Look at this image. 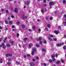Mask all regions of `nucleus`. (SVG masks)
I'll return each instance as SVG.
<instances>
[{
  "instance_id": "nucleus-1",
  "label": "nucleus",
  "mask_w": 66,
  "mask_h": 66,
  "mask_svg": "<svg viewBox=\"0 0 66 66\" xmlns=\"http://www.w3.org/2000/svg\"><path fill=\"white\" fill-rule=\"evenodd\" d=\"M30 1H27L25 2L24 3L25 4H26V5H29V4H30Z\"/></svg>"
},
{
  "instance_id": "nucleus-2",
  "label": "nucleus",
  "mask_w": 66,
  "mask_h": 66,
  "mask_svg": "<svg viewBox=\"0 0 66 66\" xmlns=\"http://www.w3.org/2000/svg\"><path fill=\"white\" fill-rule=\"evenodd\" d=\"M18 8H15L14 9V12H15L16 13H18Z\"/></svg>"
},
{
  "instance_id": "nucleus-3",
  "label": "nucleus",
  "mask_w": 66,
  "mask_h": 66,
  "mask_svg": "<svg viewBox=\"0 0 66 66\" xmlns=\"http://www.w3.org/2000/svg\"><path fill=\"white\" fill-rule=\"evenodd\" d=\"M49 4L50 6L54 5V3L53 2H51L49 3Z\"/></svg>"
},
{
  "instance_id": "nucleus-4",
  "label": "nucleus",
  "mask_w": 66,
  "mask_h": 66,
  "mask_svg": "<svg viewBox=\"0 0 66 66\" xmlns=\"http://www.w3.org/2000/svg\"><path fill=\"white\" fill-rule=\"evenodd\" d=\"M47 38L50 41H51L52 40V38H51L50 37H48Z\"/></svg>"
},
{
  "instance_id": "nucleus-5",
  "label": "nucleus",
  "mask_w": 66,
  "mask_h": 66,
  "mask_svg": "<svg viewBox=\"0 0 66 66\" xmlns=\"http://www.w3.org/2000/svg\"><path fill=\"white\" fill-rule=\"evenodd\" d=\"M2 46L3 47V48L4 49H5V48L4 47L5 45L4 44V43H2Z\"/></svg>"
},
{
  "instance_id": "nucleus-6",
  "label": "nucleus",
  "mask_w": 66,
  "mask_h": 66,
  "mask_svg": "<svg viewBox=\"0 0 66 66\" xmlns=\"http://www.w3.org/2000/svg\"><path fill=\"white\" fill-rule=\"evenodd\" d=\"M30 64L31 66H35L34 64L32 62H31Z\"/></svg>"
},
{
  "instance_id": "nucleus-7",
  "label": "nucleus",
  "mask_w": 66,
  "mask_h": 66,
  "mask_svg": "<svg viewBox=\"0 0 66 66\" xmlns=\"http://www.w3.org/2000/svg\"><path fill=\"white\" fill-rule=\"evenodd\" d=\"M9 42L12 45H13V43H14V41L11 40H10L9 41Z\"/></svg>"
},
{
  "instance_id": "nucleus-8",
  "label": "nucleus",
  "mask_w": 66,
  "mask_h": 66,
  "mask_svg": "<svg viewBox=\"0 0 66 66\" xmlns=\"http://www.w3.org/2000/svg\"><path fill=\"white\" fill-rule=\"evenodd\" d=\"M54 33L56 34H59V32L57 31H54Z\"/></svg>"
},
{
  "instance_id": "nucleus-9",
  "label": "nucleus",
  "mask_w": 66,
  "mask_h": 66,
  "mask_svg": "<svg viewBox=\"0 0 66 66\" xmlns=\"http://www.w3.org/2000/svg\"><path fill=\"white\" fill-rule=\"evenodd\" d=\"M56 46H57V47H60V46H61L60 44L58 43L56 45Z\"/></svg>"
},
{
  "instance_id": "nucleus-10",
  "label": "nucleus",
  "mask_w": 66,
  "mask_h": 66,
  "mask_svg": "<svg viewBox=\"0 0 66 66\" xmlns=\"http://www.w3.org/2000/svg\"><path fill=\"white\" fill-rule=\"evenodd\" d=\"M51 57L52 58H54L55 57V55L53 54L51 56Z\"/></svg>"
},
{
  "instance_id": "nucleus-11",
  "label": "nucleus",
  "mask_w": 66,
  "mask_h": 66,
  "mask_svg": "<svg viewBox=\"0 0 66 66\" xmlns=\"http://www.w3.org/2000/svg\"><path fill=\"white\" fill-rule=\"evenodd\" d=\"M12 23L13 22H12V21H9V24H12Z\"/></svg>"
},
{
  "instance_id": "nucleus-12",
  "label": "nucleus",
  "mask_w": 66,
  "mask_h": 66,
  "mask_svg": "<svg viewBox=\"0 0 66 66\" xmlns=\"http://www.w3.org/2000/svg\"><path fill=\"white\" fill-rule=\"evenodd\" d=\"M28 39V38H25L24 39V40L25 41V43H26V42L27 41V39Z\"/></svg>"
},
{
  "instance_id": "nucleus-13",
  "label": "nucleus",
  "mask_w": 66,
  "mask_h": 66,
  "mask_svg": "<svg viewBox=\"0 0 66 66\" xmlns=\"http://www.w3.org/2000/svg\"><path fill=\"white\" fill-rule=\"evenodd\" d=\"M22 19L24 20V18H25V16L23 15H22Z\"/></svg>"
},
{
  "instance_id": "nucleus-14",
  "label": "nucleus",
  "mask_w": 66,
  "mask_h": 66,
  "mask_svg": "<svg viewBox=\"0 0 66 66\" xmlns=\"http://www.w3.org/2000/svg\"><path fill=\"white\" fill-rule=\"evenodd\" d=\"M42 51H43V52H46V50H45V49H44V48H42Z\"/></svg>"
},
{
  "instance_id": "nucleus-15",
  "label": "nucleus",
  "mask_w": 66,
  "mask_h": 66,
  "mask_svg": "<svg viewBox=\"0 0 66 66\" xmlns=\"http://www.w3.org/2000/svg\"><path fill=\"white\" fill-rule=\"evenodd\" d=\"M36 28V27H35V26H33L32 27L33 30H35V29Z\"/></svg>"
},
{
  "instance_id": "nucleus-16",
  "label": "nucleus",
  "mask_w": 66,
  "mask_h": 66,
  "mask_svg": "<svg viewBox=\"0 0 66 66\" xmlns=\"http://www.w3.org/2000/svg\"><path fill=\"white\" fill-rule=\"evenodd\" d=\"M41 11L42 13H43V14H44V10H43V9H41Z\"/></svg>"
},
{
  "instance_id": "nucleus-17",
  "label": "nucleus",
  "mask_w": 66,
  "mask_h": 66,
  "mask_svg": "<svg viewBox=\"0 0 66 66\" xmlns=\"http://www.w3.org/2000/svg\"><path fill=\"white\" fill-rule=\"evenodd\" d=\"M6 46L7 47H10V45L9 44H7L6 45Z\"/></svg>"
},
{
  "instance_id": "nucleus-18",
  "label": "nucleus",
  "mask_w": 66,
  "mask_h": 66,
  "mask_svg": "<svg viewBox=\"0 0 66 66\" xmlns=\"http://www.w3.org/2000/svg\"><path fill=\"white\" fill-rule=\"evenodd\" d=\"M32 51L34 52H35V51H36V48H33L32 49Z\"/></svg>"
},
{
  "instance_id": "nucleus-19",
  "label": "nucleus",
  "mask_w": 66,
  "mask_h": 66,
  "mask_svg": "<svg viewBox=\"0 0 66 66\" xmlns=\"http://www.w3.org/2000/svg\"><path fill=\"white\" fill-rule=\"evenodd\" d=\"M47 26L49 28H50L51 27V26L49 24H47Z\"/></svg>"
},
{
  "instance_id": "nucleus-20",
  "label": "nucleus",
  "mask_w": 66,
  "mask_h": 66,
  "mask_svg": "<svg viewBox=\"0 0 66 66\" xmlns=\"http://www.w3.org/2000/svg\"><path fill=\"white\" fill-rule=\"evenodd\" d=\"M6 57H9V54H6Z\"/></svg>"
},
{
  "instance_id": "nucleus-21",
  "label": "nucleus",
  "mask_w": 66,
  "mask_h": 66,
  "mask_svg": "<svg viewBox=\"0 0 66 66\" xmlns=\"http://www.w3.org/2000/svg\"><path fill=\"white\" fill-rule=\"evenodd\" d=\"M60 63V61H57L56 63V64H59V63Z\"/></svg>"
},
{
  "instance_id": "nucleus-22",
  "label": "nucleus",
  "mask_w": 66,
  "mask_h": 66,
  "mask_svg": "<svg viewBox=\"0 0 66 66\" xmlns=\"http://www.w3.org/2000/svg\"><path fill=\"white\" fill-rule=\"evenodd\" d=\"M3 63V61L2 59H1L0 60V63Z\"/></svg>"
},
{
  "instance_id": "nucleus-23",
  "label": "nucleus",
  "mask_w": 66,
  "mask_h": 66,
  "mask_svg": "<svg viewBox=\"0 0 66 66\" xmlns=\"http://www.w3.org/2000/svg\"><path fill=\"white\" fill-rule=\"evenodd\" d=\"M31 53H32V55H34V54H35L34 52L33 51H32V52Z\"/></svg>"
},
{
  "instance_id": "nucleus-24",
  "label": "nucleus",
  "mask_w": 66,
  "mask_h": 66,
  "mask_svg": "<svg viewBox=\"0 0 66 66\" xmlns=\"http://www.w3.org/2000/svg\"><path fill=\"white\" fill-rule=\"evenodd\" d=\"M22 28L23 29H24V25L23 24L22 25Z\"/></svg>"
},
{
  "instance_id": "nucleus-25",
  "label": "nucleus",
  "mask_w": 66,
  "mask_h": 66,
  "mask_svg": "<svg viewBox=\"0 0 66 66\" xmlns=\"http://www.w3.org/2000/svg\"><path fill=\"white\" fill-rule=\"evenodd\" d=\"M5 12L6 13H9V11L7 10H6Z\"/></svg>"
},
{
  "instance_id": "nucleus-26",
  "label": "nucleus",
  "mask_w": 66,
  "mask_h": 66,
  "mask_svg": "<svg viewBox=\"0 0 66 66\" xmlns=\"http://www.w3.org/2000/svg\"><path fill=\"white\" fill-rule=\"evenodd\" d=\"M52 59L53 61H55V59L54 58H53Z\"/></svg>"
},
{
  "instance_id": "nucleus-27",
  "label": "nucleus",
  "mask_w": 66,
  "mask_h": 66,
  "mask_svg": "<svg viewBox=\"0 0 66 66\" xmlns=\"http://www.w3.org/2000/svg\"><path fill=\"white\" fill-rule=\"evenodd\" d=\"M5 23H6V24H7L9 22H8V21H7L6 20L5 21Z\"/></svg>"
},
{
  "instance_id": "nucleus-28",
  "label": "nucleus",
  "mask_w": 66,
  "mask_h": 66,
  "mask_svg": "<svg viewBox=\"0 0 66 66\" xmlns=\"http://www.w3.org/2000/svg\"><path fill=\"white\" fill-rule=\"evenodd\" d=\"M23 48H25L26 47V45L24 44H23L22 46Z\"/></svg>"
},
{
  "instance_id": "nucleus-29",
  "label": "nucleus",
  "mask_w": 66,
  "mask_h": 66,
  "mask_svg": "<svg viewBox=\"0 0 66 66\" xmlns=\"http://www.w3.org/2000/svg\"><path fill=\"white\" fill-rule=\"evenodd\" d=\"M66 46H63V48L64 50H65V49H66Z\"/></svg>"
},
{
  "instance_id": "nucleus-30",
  "label": "nucleus",
  "mask_w": 66,
  "mask_h": 66,
  "mask_svg": "<svg viewBox=\"0 0 66 66\" xmlns=\"http://www.w3.org/2000/svg\"><path fill=\"white\" fill-rule=\"evenodd\" d=\"M49 62H50V63H51V62H52V60H51V59L49 60Z\"/></svg>"
},
{
  "instance_id": "nucleus-31",
  "label": "nucleus",
  "mask_w": 66,
  "mask_h": 66,
  "mask_svg": "<svg viewBox=\"0 0 66 66\" xmlns=\"http://www.w3.org/2000/svg\"><path fill=\"white\" fill-rule=\"evenodd\" d=\"M2 39H3V38L2 37L0 38V41H2Z\"/></svg>"
},
{
  "instance_id": "nucleus-32",
  "label": "nucleus",
  "mask_w": 66,
  "mask_h": 66,
  "mask_svg": "<svg viewBox=\"0 0 66 66\" xmlns=\"http://www.w3.org/2000/svg\"><path fill=\"white\" fill-rule=\"evenodd\" d=\"M64 37H63V38H66V35L65 34H64Z\"/></svg>"
},
{
  "instance_id": "nucleus-33",
  "label": "nucleus",
  "mask_w": 66,
  "mask_h": 66,
  "mask_svg": "<svg viewBox=\"0 0 66 66\" xmlns=\"http://www.w3.org/2000/svg\"><path fill=\"white\" fill-rule=\"evenodd\" d=\"M12 56V54H9V56Z\"/></svg>"
},
{
  "instance_id": "nucleus-34",
  "label": "nucleus",
  "mask_w": 66,
  "mask_h": 66,
  "mask_svg": "<svg viewBox=\"0 0 66 66\" xmlns=\"http://www.w3.org/2000/svg\"><path fill=\"white\" fill-rule=\"evenodd\" d=\"M60 44L61 46L63 45H64V43H61Z\"/></svg>"
},
{
  "instance_id": "nucleus-35",
  "label": "nucleus",
  "mask_w": 66,
  "mask_h": 66,
  "mask_svg": "<svg viewBox=\"0 0 66 66\" xmlns=\"http://www.w3.org/2000/svg\"><path fill=\"white\" fill-rule=\"evenodd\" d=\"M16 64H19V63L18 62V61H16Z\"/></svg>"
},
{
  "instance_id": "nucleus-36",
  "label": "nucleus",
  "mask_w": 66,
  "mask_h": 66,
  "mask_svg": "<svg viewBox=\"0 0 66 66\" xmlns=\"http://www.w3.org/2000/svg\"><path fill=\"white\" fill-rule=\"evenodd\" d=\"M58 29H61V26H59L58 27Z\"/></svg>"
},
{
  "instance_id": "nucleus-37",
  "label": "nucleus",
  "mask_w": 66,
  "mask_h": 66,
  "mask_svg": "<svg viewBox=\"0 0 66 66\" xmlns=\"http://www.w3.org/2000/svg\"><path fill=\"white\" fill-rule=\"evenodd\" d=\"M40 45H42V42L41 40H40Z\"/></svg>"
},
{
  "instance_id": "nucleus-38",
  "label": "nucleus",
  "mask_w": 66,
  "mask_h": 66,
  "mask_svg": "<svg viewBox=\"0 0 66 66\" xmlns=\"http://www.w3.org/2000/svg\"><path fill=\"white\" fill-rule=\"evenodd\" d=\"M44 44H46L47 43V42H46V40H45L44 42Z\"/></svg>"
},
{
  "instance_id": "nucleus-39",
  "label": "nucleus",
  "mask_w": 66,
  "mask_h": 66,
  "mask_svg": "<svg viewBox=\"0 0 66 66\" xmlns=\"http://www.w3.org/2000/svg\"><path fill=\"white\" fill-rule=\"evenodd\" d=\"M39 40H41V39H42V37H39Z\"/></svg>"
},
{
  "instance_id": "nucleus-40",
  "label": "nucleus",
  "mask_w": 66,
  "mask_h": 66,
  "mask_svg": "<svg viewBox=\"0 0 66 66\" xmlns=\"http://www.w3.org/2000/svg\"><path fill=\"white\" fill-rule=\"evenodd\" d=\"M31 44H30L29 45V47L30 48H31Z\"/></svg>"
},
{
  "instance_id": "nucleus-41",
  "label": "nucleus",
  "mask_w": 66,
  "mask_h": 66,
  "mask_svg": "<svg viewBox=\"0 0 66 66\" xmlns=\"http://www.w3.org/2000/svg\"><path fill=\"white\" fill-rule=\"evenodd\" d=\"M50 37H53V36L52 35H50Z\"/></svg>"
},
{
  "instance_id": "nucleus-42",
  "label": "nucleus",
  "mask_w": 66,
  "mask_h": 66,
  "mask_svg": "<svg viewBox=\"0 0 66 66\" xmlns=\"http://www.w3.org/2000/svg\"><path fill=\"white\" fill-rule=\"evenodd\" d=\"M31 55L29 54L27 55V57H29V56H30Z\"/></svg>"
},
{
  "instance_id": "nucleus-43",
  "label": "nucleus",
  "mask_w": 66,
  "mask_h": 66,
  "mask_svg": "<svg viewBox=\"0 0 66 66\" xmlns=\"http://www.w3.org/2000/svg\"><path fill=\"white\" fill-rule=\"evenodd\" d=\"M54 41H57V39L56 38H54Z\"/></svg>"
},
{
  "instance_id": "nucleus-44",
  "label": "nucleus",
  "mask_w": 66,
  "mask_h": 66,
  "mask_svg": "<svg viewBox=\"0 0 66 66\" xmlns=\"http://www.w3.org/2000/svg\"><path fill=\"white\" fill-rule=\"evenodd\" d=\"M61 62H62L63 63H64V61L62 59L61 60Z\"/></svg>"
},
{
  "instance_id": "nucleus-45",
  "label": "nucleus",
  "mask_w": 66,
  "mask_h": 66,
  "mask_svg": "<svg viewBox=\"0 0 66 66\" xmlns=\"http://www.w3.org/2000/svg\"><path fill=\"white\" fill-rule=\"evenodd\" d=\"M53 18H52V17H51L50 18V20H52Z\"/></svg>"
},
{
  "instance_id": "nucleus-46",
  "label": "nucleus",
  "mask_w": 66,
  "mask_h": 66,
  "mask_svg": "<svg viewBox=\"0 0 66 66\" xmlns=\"http://www.w3.org/2000/svg\"><path fill=\"white\" fill-rule=\"evenodd\" d=\"M17 24H20V22H18L16 23Z\"/></svg>"
},
{
  "instance_id": "nucleus-47",
  "label": "nucleus",
  "mask_w": 66,
  "mask_h": 66,
  "mask_svg": "<svg viewBox=\"0 0 66 66\" xmlns=\"http://www.w3.org/2000/svg\"><path fill=\"white\" fill-rule=\"evenodd\" d=\"M45 30H46V31H48V28H45Z\"/></svg>"
},
{
  "instance_id": "nucleus-48",
  "label": "nucleus",
  "mask_w": 66,
  "mask_h": 66,
  "mask_svg": "<svg viewBox=\"0 0 66 66\" xmlns=\"http://www.w3.org/2000/svg\"><path fill=\"white\" fill-rule=\"evenodd\" d=\"M66 2V1H65V0H64L63 1V3H65Z\"/></svg>"
},
{
  "instance_id": "nucleus-49",
  "label": "nucleus",
  "mask_w": 66,
  "mask_h": 66,
  "mask_svg": "<svg viewBox=\"0 0 66 66\" xmlns=\"http://www.w3.org/2000/svg\"><path fill=\"white\" fill-rule=\"evenodd\" d=\"M36 46L37 47H38L39 46V45L38 44H37L36 45Z\"/></svg>"
},
{
  "instance_id": "nucleus-50",
  "label": "nucleus",
  "mask_w": 66,
  "mask_h": 66,
  "mask_svg": "<svg viewBox=\"0 0 66 66\" xmlns=\"http://www.w3.org/2000/svg\"><path fill=\"white\" fill-rule=\"evenodd\" d=\"M44 65L45 66H47V64L46 63H44Z\"/></svg>"
},
{
  "instance_id": "nucleus-51",
  "label": "nucleus",
  "mask_w": 66,
  "mask_h": 66,
  "mask_svg": "<svg viewBox=\"0 0 66 66\" xmlns=\"http://www.w3.org/2000/svg\"><path fill=\"white\" fill-rule=\"evenodd\" d=\"M11 60H12V59L11 58H10L8 60V61H11Z\"/></svg>"
},
{
  "instance_id": "nucleus-52",
  "label": "nucleus",
  "mask_w": 66,
  "mask_h": 66,
  "mask_svg": "<svg viewBox=\"0 0 66 66\" xmlns=\"http://www.w3.org/2000/svg\"><path fill=\"white\" fill-rule=\"evenodd\" d=\"M7 64L8 65H10V64H11V63L10 62H7Z\"/></svg>"
},
{
  "instance_id": "nucleus-53",
  "label": "nucleus",
  "mask_w": 66,
  "mask_h": 66,
  "mask_svg": "<svg viewBox=\"0 0 66 66\" xmlns=\"http://www.w3.org/2000/svg\"><path fill=\"white\" fill-rule=\"evenodd\" d=\"M11 18H13L14 17V16L13 15H12L11 16Z\"/></svg>"
},
{
  "instance_id": "nucleus-54",
  "label": "nucleus",
  "mask_w": 66,
  "mask_h": 66,
  "mask_svg": "<svg viewBox=\"0 0 66 66\" xmlns=\"http://www.w3.org/2000/svg\"><path fill=\"white\" fill-rule=\"evenodd\" d=\"M26 55H24V58H26Z\"/></svg>"
},
{
  "instance_id": "nucleus-55",
  "label": "nucleus",
  "mask_w": 66,
  "mask_h": 66,
  "mask_svg": "<svg viewBox=\"0 0 66 66\" xmlns=\"http://www.w3.org/2000/svg\"><path fill=\"white\" fill-rule=\"evenodd\" d=\"M44 3H46V0H44Z\"/></svg>"
},
{
  "instance_id": "nucleus-56",
  "label": "nucleus",
  "mask_w": 66,
  "mask_h": 66,
  "mask_svg": "<svg viewBox=\"0 0 66 66\" xmlns=\"http://www.w3.org/2000/svg\"><path fill=\"white\" fill-rule=\"evenodd\" d=\"M64 17H65V18H66V14H65L64 15Z\"/></svg>"
},
{
  "instance_id": "nucleus-57",
  "label": "nucleus",
  "mask_w": 66,
  "mask_h": 66,
  "mask_svg": "<svg viewBox=\"0 0 66 66\" xmlns=\"http://www.w3.org/2000/svg\"><path fill=\"white\" fill-rule=\"evenodd\" d=\"M17 36L18 37V36H19V34H17Z\"/></svg>"
},
{
  "instance_id": "nucleus-58",
  "label": "nucleus",
  "mask_w": 66,
  "mask_h": 66,
  "mask_svg": "<svg viewBox=\"0 0 66 66\" xmlns=\"http://www.w3.org/2000/svg\"><path fill=\"white\" fill-rule=\"evenodd\" d=\"M38 31L40 32V31H41V30H40V29H38Z\"/></svg>"
},
{
  "instance_id": "nucleus-59",
  "label": "nucleus",
  "mask_w": 66,
  "mask_h": 66,
  "mask_svg": "<svg viewBox=\"0 0 66 66\" xmlns=\"http://www.w3.org/2000/svg\"><path fill=\"white\" fill-rule=\"evenodd\" d=\"M55 55V56H56V57H57V56H58V55H57V54H56Z\"/></svg>"
},
{
  "instance_id": "nucleus-60",
  "label": "nucleus",
  "mask_w": 66,
  "mask_h": 66,
  "mask_svg": "<svg viewBox=\"0 0 66 66\" xmlns=\"http://www.w3.org/2000/svg\"><path fill=\"white\" fill-rule=\"evenodd\" d=\"M15 27V26L14 25H13L12 27V28H14Z\"/></svg>"
},
{
  "instance_id": "nucleus-61",
  "label": "nucleus",
  "mask_w": 66,
  "mask_h": 66,
  "mask_svg": "<svg viewBox=\"0 0 66 66\" xmlns=\"http://www.w3.org/2000/svg\"><path fill=\"white\" fill-rule=\"evenodd\" d=\"M8 19H9V20H10L11 19L10 18V17H8Z\"/></svg>"
},
{
  "instance_id": "nucleus-62",
  "label": "nucleus",
  "mask_w": 66,
  "mask_h": 66,
  "mask_svg": "<svg viewBox=\"0 0 66 66\" xmlns=\"http://www.w3.org/2000/svg\"><path fill=\"white\" fill-rule=\"evenodd\" d=\"M25 18L26 19H28V17H27V16H25Z\"/></svg>"
},
{
  "instance_id": "nucleus-63",
  "label": "nucleus",
  "mask_w": 66,
  "mask_h": 66,
  "mask_svg": "<svg viewBox=\"0 0 66 66\" xmlns=\"http://www.w3.org/2000/svg\"><path fill=\"white\" fill-rule=\"evenodd\" d=\"M45 19L46 20H48V17H46Z\"/></svg>"
},
{
  "instance_id": "nucleus-64",
  "label": "nucleus",
  "mask_w": 66,
  "mask_h": 66,
  "mask_svg": "<svg viewBox=\"0 0 66 66\" xmlns=\"http://www.w3.org/2000/svg\"><path fill=\"white\" fill-rule=\"evenodd\" d=\"M56 13H57L56 12H54V14H56Z\"/></svg>"
}]
</instances>
